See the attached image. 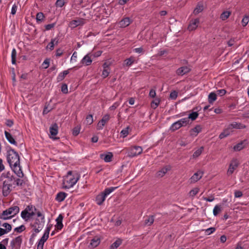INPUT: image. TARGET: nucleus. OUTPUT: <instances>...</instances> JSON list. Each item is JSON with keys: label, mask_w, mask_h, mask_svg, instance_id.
Returning <instances> with one entry per match:
<instances>
[{"label": "nucleus", "mask_w": 249, "mask_h": 249, "mask_svg": "<svg viewBox=\"0 0 249 249\" xmlns=\"http://www.w3.org/2000/svg\"><path fill=\"white\" fill-rule=\"evenodd\" d=\"M7 160L13 172L19 177L22 178L23 174L20 166L19 155L13 149L7 151Z\"/></svg>", "instance_id": "obj_1"}, {"label": "nucleus", "mask_w": 249, "mask_h": 249, "mask_svg": "<svg viewBox=\"0 0 249 249\" xmlns=\"http://www.w3.org/2000/svg\"><path fill=\"white\" fill-rule=\"evenodd\" d=\"M80 175L75 171H69L63 178V187L69 189L73 187L80 178Z\"/></svg>", "instance_id": "obj_2"}, {"label": "nucleus", "mask_w": 249, "mask_h": 249, "mask_svg": "<svg viewBox=\"0 0 249 249\" xmlns=\"http://www.w3.org/2000/svg\"><path fill=\"white\" fill-rule=\"evenodd\" d=\"M245 128H246L245 125L233 122L227 126V128L219 135V138L222 139L229 136L232 133L233 129H244Z\"/></svg>", "instance_id": "obj_3"}, {"label": "nucleus", "mask_w": 249, "mask_h": 249, "mask_svg": "<svg viewBox=\"0 0 249 249\" xmlns=\"http://www.w3.org/2000/svg\"><path fill=\"white\" fill-rule=\"evenodd\" d=\"M13 171H4L2 173V178H8V182H11V185H20L22 183V180L20 178L16 179L13 175Z\"/></svg>", "instance_id": "obj_4"}, {"label": "nucleus", "mask_w": 249, "mask_h": 249, "mask_svg": "<svg viewBox=\"0 0 249 249\" xmlns=\"http://www.w3.org/2000/svg\"><path fill=\"white\" fill-rule=\"evenodd\" d=\"M19 211V209L18 206H15L10 207L8 210L4 211L1 214V219L6 220L11 218L17 214Z\"/></svg>", "instance_id": "obj_5"}, {"label": "nucleus", "mask_w": 249, "mask_h": 249, "mask_svg": "<svg viewBox=\"0 0 249 249\" xmlns=\"http://www.w3.org/2000/svg\"><path fill=\"white\" fill-rule=\"evenodd\" d=\"M115 189L114 187L107 188L104 192L97 196L95 199L96 203L99 205L102 204L107 196L112 192Z\"/></svg>", "instance_id": "obj_6"}, {"label": "nucleus", "mask_w": 249, "mask_h": 249, "mask_svg": "<svg viewBox=\"0 0 249 249\" xmlns=\"http://www.w3.org/2000/svg\"><path fill=\"white\" fill-rule=\"evenodd\" d=\"M36 209L32 205L28 206L21 213V217L26 221L28 220L35 214Z\"/></svg>", "instance_id": "obj_7"}, {"label": "nucleus", "mask_w": 249, "mask_h": 249, "mask_svg": "<svg viewBox=\"0 0 249 249\" xmlns=\"http://www.w3.org/2000/svg\"><path fill=\"white\" fill-rule=\"evenodd\" d=\"M188 124L189 120L188 118H182L173 124L170 128V130L172 131H175L182 126L187 125Z\"/></svg>", "instance_id": "obj_8"}, {"label": "nucleus", "mask_w": 249, "mask_h": 249, "mask_svg": "<svg viewBox=\"0 0 249 249\" xmlns=\"http://www.w3.org/2000/svg\"><path fill=\"white\" fill-rule=\"evenodd\" d=\"M126 149L128 151V156L131 158L137 156L142 152V147L139 146H134Z\"/></svg>", "instance_id": "obj_9"}, {"label": "nucleus", "mask_w": 249, "mask_h": 249, "mask_svg": "<svg viewBox=\"0 0 249 249\" xmlns=\"http://www.w3.org/2000/svg\"><path fill=\"white\" fill-rule=\"evenodd\" d=\"M3 187H2V193L4 196H7L10 192L11 190V187L13 185H11V182H8V178H2V176L1 177V180H3Z\"/></svg>", "instance_id": "obj_10"}, {"label": "nucleus", "mask_w": 249, "mask_h": 249, "mask_svg": "<svg viewBox=\"0 0 249 249\" xmlns=\"http://www.w3.org/2000/svg\"><path fill=\"white\" fill-rule=\"evenodd\" d=\"M239 164V162L237 159H232L229 164L227 174L228 176H231L234 171L237 168Z\"/></svg>", "instance_id": "obj_11"}, {"label": "nucleus", "mask_w": 249, "mask_h": 249, "mask_svg": "<svg viewBox=\"0 0 249 249\" xmlns=\"http://www.w3.org/2000/svg\"><path fill=\"white\" fill-rule=\"evenodd\" d=\"M200 23V20L198 18L192 19L188 24L187 29L191 32L196 30L198 26Z\"/></svg>", "instance_id": "obj_12"}, {"label": "nucleus", "mask_w": 249, "mask_h": 249, "mask_svg": "<svg viewBox=\"0 0 249 249\" xmlns=\"http://www.w3.org/2000/svg\"><path fill=\"white\" fill-rule=\"evenodd\" d=\"M50 137L53 140H57L59 138L56 137L58 132V127L56 124H53L50 127Z\"/></svg>", "instance_id": "obj_13"}, {"label": "nucleus", "mask_w": 249, "mask_h": 249, "mask_svg": "<svg viewBox=\"0 0 249 249\" xmlns=\"http://www.w3.org/2000/svg\"><path fill=\"white\" fill-rule=\"evenodd\" d=\"M49 231L50 230L49 229L46 231L42 237L38 241L37 246V249H43L44 244L49 237Z\"/></svg>", "instance_id": "obj_14"}, {"label": "nucleus", "mask_w": 249, "mask_h": 249, "mask_svg": "<svg viewBox=\"0 0 249 249\" xmlns=\"http://www.w3.org/2000/svg\"><path fill=\"white\" fill-rule=\"evenodd\" d=\"M85 23V20L83 18H76L71 21L69 23V26L71 28H74L79 26H82Z\"/></svg>", "instance_id": "obj_15"}, {"label": "nucleus", "mask_w": 249, "mask_h": 249, "mask_svg": "<svg viewBox=\"0 0 249 249\" xmlns=\"http://www.w3.org/2000/svg\"><path fill=\"white\" fill-rule=\"evenodd\" d=\"M248 144L247 140H243L237 143L233 147L234 151H240L246 147Z\"/></svg>", "instance_id": "obj_16"}, {"label": "nucleus", "mask_w": 249, "mask_h": 249, "mask_svg": "<svg viewBox=\"0 0 249 249\" xmlns=\"http://www.w3.org/2000/svg\"><path fill=\"white\" fill-rule=\"evenodd\" d=\"M203 173L201 171H197L190 178L189 181L190 183H194L199 180L202 177Z\"/></svg>", "instance_id": "obj_17"}, {"label": "nucleus", "mask_w": 249, "mask_h": 249, "mask_svg": "<svg viewBox=\"0 0 249 249\" xmlns=\"http://www.w3.org/2000/svg\"><path fill=\"white\" fill-rule=\"evenodd\" d=\"M1 228V236L9 232L12 230L11 225L7 223H2Z\"/></svg>", "instance_id": "obj_18"}, {"label": "nucleus", "mask_w": 249, "mask_h": 249, "mask_svg": "<svg viewBox=\"0 0 249 249\" xmlns=\"http://www.w3.org/2000/svg\"><path fill=\"white\" fill-rule=\"evenodd\" d=\"M202 128L201 125H197L190 130V135L191 137H196L201 132Z\"/></svg>", "instance_id": "obj_19"}, {"label": "nucleus", "mask_w": 249, "mask_h": 249, "mask_svg": "<svg viewBox=\"0 0 249 249\" xmlns=\"http://www.w3.org/2000/svg\"><path fill=\"white\" fill-rule=\"evenodd\" d=\"M110 118L109 115L108 114H106L103 116L102 120L98 123L97 125V127L98 129H102L103 128V126L106 124L109 121Z\"/></svg>", "instance_id": "obj_20"}, {"label": "nucleus", "mask_w": 249, "mask_h": 249, "mask_svg": "<svg viewBox=\"0 0 249 249\" xmlns=\"http://www.w3.org/2000/svg\"><path fill=\"white\" fill-rule=\"evenodd\" d=\"M92 62L91 55L89 53H88L82 59L81 63L83 65L89 66L91 64Z\"/></svg>", "instance_id": "obj_21"}, {"label": "nucleus", "mask_w": 249, "mask_h": 249, "mask_svg": "<svg viewBox=\"0 0 249 249\" xmlns=\"http://www.w3.org/2000/svg\"><path fill=\"white\" fill-rule=\"evenodd\" d=\"M190 71V69L186 66L178 68L177 70V74L178 75H183L188 72H189Z\"/></svg>", "instance_id": "obj_22"}, {"label": "nucleus", "mask_w": 249, "mask_h": 249, "mask_svg": "<svg viewBox=\"0 0 249 249\" xmlns=\"http://www.w3.org/2000/svg\"><path fill=\"white\" fill-rule=\"evenodd\" d=\"M170 169L171 167L170 166H166L163 167L157 172V177L160 178L163 177Z\"/></svg>", "instance_id": "obj_23"}, {"label": "nucleus", "mask_w": 249, "mask_h": 249, "mask_svg": "<svg viewBox=\"0 0 249 249\" xmlns=\"http://www.w3.org/2000/svg\"><path fill=\"white\" fill-rule=\"evenodd\" d=\"M204 10V5L202 3L199 2L196 6L193 11V14L196 16L199 13L202 12Z\"/></svg>", "instance_id": "obj_24"}, {"label": "nucleus", "mask_w": 249, "mask_h": 249, "mask_svg": "<svg viewBox=\"0 0 249 249\" xmlns=\"http://www.w3.org/2000/svg\"><path fill=\"white\" fill-rule=\"evenodd\" d=\"M58 43V39L57 38H53L51 40L50 43L46 47V49L52 51L54 49V47Z\"/></svg>", "instance_id": "obj_25"}, {"label": "nucleus", "mask_w": 249, "mask_h": 249, "mask_svg": "<svg viewBox=\"0 0 249 249\" xmlns=\"http://www.w3.org/2000/svg\"><path fill=\"white\" fill-rule=\"evenodd\" d=\"M131 22V19L129 18H124L119 22V25L121 27L124 28L128 26Z\"/></svg>", "instance_id": "obj_26"}, {"label": "nucleus", "mask_w": 249, "mask_h": 249, "mask_svg": "<svg viewBox=\"0 0 249 249\" xmlns=\"http://www.w3.org/2000/svg\"><path fill=\"white\" fill-rule=\"evenodd\" d=\"M4 133H5V137H6V139L11 144H13L14 145L17 144V142H16V141L15 140L14 138H13V137L12 136V135L10 133L5 131Z\"/></svg>", "instance_id": "obj_27"}, {"label": "nucleus", "mask_w": 249, "mask_h": 249, "mask_svg": "<svg viewBox=\"0 0 249 249\" xmlns=\"http://www.w3.org/2000/svg\"><path fill=\"white\" fill-rule=\"evenodd\" d=\"M100 157L105 162H107L111 160L113 155L111 153L109 152L107 154H101Z\"/></svg>", "instance_id": "obj_28"}, {"label": "nucleus", "mask_w": 249, "mask_h": 249, "mask_svg": "<svg viewBox=\"0 0 249 249\" xmlns=\"http://www.w3.org/2000/svg\"><path fill=\"white\" fill-rule=\"evenodd\" d=\"M22 241V239L21 236H18L15 238L12 242V244L16 247H19Z\"/></svg>", "instance_id": "obj_29"}, {"label": "nucleus", "mask_w": 249, "mask_h": 249, "mask_svg": "<svg viewBox=\"0 0 249 249\" xmlns=\"http://www.w3.org/2000/svg\"><path fill=\"white\" fill-rule=\"evenodd\" d=\"M100 238L96 236V237H95L94 238H93L91 240V242L90 243V246L92 248H95L97 246H98V245L100 244Z\"/></svg>", "instance_id": "obj_30"}, {"label": "nucleus", "mask_w": 249, "mask_h": 249, "mask_svg": "<svg viewBox=\"0 0 249 249\" xmlns=\"http://www.w3.org/2000/svg\"><path fill=\"white\" fill-rule=\"evenodd\" d=\"M63 217L61 215H59L57 218L56 219L57 222L56 227L58 230H61L63 227L62 224Z\"/></svg>", "instance_id": "obj_31"}, {"label": "nucleus", "mask_w": 249, "mask_h": 249, "mask_svg": "<svg viewBox=\"0 0 249 249\" xmlns=\"http://www.w3.org/2000/svg\"><path fill=\"white\" fill-rule=\"evenodd\" d=\"M122 243V241L120 239L116 240L111 246V249H117Z\"/></svg>", "instance_id": "obj_32"}, {"label": "nucleus", "mask_w": 249, "mask_h": 249, "mask_svg": "<svg viewBox=\"0 0 249 249\" xmlns=\"http://www.w3.org/2000/svg\"><path fill=\"white\" fill-rule=\"evenodd\" d=\"M231 12L229 11H224L220 15V18L222 20H226L231 15Z\"/></svg>", "instance_id": "obj_33"}, {"label": "nucleus", "mask_w": 249, "mask_h": 249, "mask_svg": "<svg viewBox=\"0 0 249 249\" xmlns=\"http://www.w3.org/2000/svg\"><path fill=\"white\" fill-rule=\"evenodd\" d=\"M66 194L63 192L58 193L56 197V199L59 202L62 201L66 197Z\"/></svg>", "instance_id": "obj_34"}, {"label": "nucleus", "mask_w": 249, "mask_h": 249, "mask_svg": "<svg viewBox=\"0 0 249 249\" xmlns=\"http://www.w3.org/2000/svg\"><path fill=\"white\" fill-rule=\"evenodd\" d=\"M199 189L196 187L192 189L189 193L188 196L189 197L193 198L198 193Z\"/></svg>", "instance_id": "obj_35"}, {"label": "nucleus", "mask_w": 249, "mask_h": 249, "mask_svg": "<svg viewBox=\"0 0 249 249\" xmlns=\"http://www.w3.org/2000/svg\"><path fill=\"white\" fill-rule=\"evenodd\" d=\"M216 100V94L214 92H211L208 96V101L210 104L213 103Z\"/></svg>", "instance_id": "obj_36"}, {"label": "nucleus", "mask_w": 249, "mask_h": 249, "mask_svg": "<svg viewBox=\"0 0 249 249\" xmlns=\"http://www.w3.org/2000/svg\"><path fill=\"white\" fill-rule=\"evenodd\" d=\"M130 131V128L129 126L126 127L124 129H123L121 132V136L123 138L126 137Z\"/></svg>", "instance_id": "obj_37"}, {"label": "nucleus", "mask_w": 249, "mask_h": 249, "mask_svg": "<svg viewBox=\"0 0 249 249\" xmlns=\"http://www.w3.org/2000/svg\"><path fill=\"white\" fill-rule=\"evenodd\" d=\"M134 58L133 57H130L124 60V66H130L134 62Z\"/></svg>", "instance_id": "obj_38"}, {"label": "nucleus", "mask_w": 249, "mask_h": 249, "mask_svg": "<svg viewBox=\"0 0 249 249\" xmlns=\"http://www.w3.org/2000/svg\"><path fill=\"white\" fill-rule=\"evenodd\" d=\"M222 211V207L220 205H216L213 208V214L214 216H217Z\"/></svg>", "instance_id": "obj_39"}, {"label": "nucleus", "mask_w": 249, "mask_h": 249, "mask_svg": "<svg viewBox=\"0 0 249 249\" xmlns=\"http://www.w3.org/2000/svg\"><path fill=\"white\" fill-rule=\"evenodd\" d=\"M203 150V147H201L199 148L198 149H197L193 154V157L194 158H197L198 156H199L201 155V154Z\"/></svg>", "instance_id": "obj_40"}, {"label": "nucleus", "mask_w": 249, "mask_h": 249, "mask_svg": "<svg viewBox=\"0 0 249 249\" xmlns=\"http://www.w3.org/2000/svg\"><path fill=\"white\" fill-rule=\"evenodd\" d=\"M68 71H65L63 72L60 73L57 77V80L59 81H62L68 73Z\"/></svg>", "instance_id": "obj_41"}, {"label": "nucleus", "mask_w": 249, "mask_h": 249, "mask_svg": "<svg viewBox=\"0 0 249 249\" xmlns=\"http://www.w3.org/2000/svg\"><path fill=\"white\" fill-rule=\"evenodd\" d=\"M198 116V114L196 112H194L190 114L187 118L189 120V119H191L192 121H194L197 118Z\"/></svg>", "instance_id": "obj_42"}, {"label": "nucleus", "mask_w": 249, "mask_h": 249, "mask_svg": "<svg viewBox=\"0 0 249 249\" xmlns=\"http://www.w3.org/2000/svg\"><path fill=\"white\" fill-rule=\"evenodd\" d=\"M154 219L153 216L147 217L145 220V224L148 225H151L154 222Z\"/></svg>", "instance_id": "obj_43"}, {"label": "nucleus", "mask_w": 249, "mask_h": 249, "mask_svg": "<svg viewBox=\"0 0 249 249\" xmlns=\"http://www.w3.org/2000/svg\"><path fill=\"white\" fill-rule=\"evenodd\" d=\"M16 55H17V52H16V51L15 49H14L13 50H12V54H11V56H12V62L13 64H15L16 63Z\"/></svg>", "instance_id": "obj_44"}, {"label": "nucleus", "mask_w": 249, "mask_h": 249, "mask_svg": "<svg viewBox=\"0 0 249 249\" xmlns=\"http://www.w3.org/2000/svg\"><path fill=\"white\" fill-rule=\"evenodd\" d=\"M93 117L91 115H89L86 117V122L87 124L89 125L93 123Z\"/></svg>", "instance_id": "obj_45"}, {"label": "nucleus", "mask_w": 249, "mask_h": 249, "mask_svg": "<svg viewBox=\"0 0 249 249\" xmlns=\"http://www.w3.org/2000/svg\"><path fill=\"white\" fill-rule=\"evenodd\" d=\"M44 15L42 13H38L36 15V19L38 21H42L44 19Z\"/></svg>", "instance_id": "obj_46"}, {"label": "nucleus", "mask_w": 249, "mask_h": 249, "mask_svg": "<svg viewBox=\"0 0 249 249\" xmlns=\"http://www.w3.org/2000/svg\"><path fill=\"white\" fill-rule=\"evenodd\" d=\"M160 103V100L159 99H155L151 103V107L153 108H156Z\"/></svg>", "instance_id": "obj_47"}, {"label": "nucleus", "mask_w": 249, "mask_h": 249, "mask_svg": "<svg viewBox=\"0 0 249 249\" xmlns=\"http://www.w3.org/2000/svg\"><path fill=\"white\" fill-rule=\"evenodd\" d=\"M111 61H107L105 62L103 65V69L110 70V66L111 65Z\"/></svg>", "instance_id": "obj_48"}, {"label": "nucleus", "mask_w": 249, "mask_h": 249, "mask_svg": "<svg viewBox=\"0 0 249 249\" xmlns=\"http://www.w3.org/2000/svg\"><path fill=\"white\" fill-rule=\"evenodd\" d=\"M49 64H50L49 59H46L44 61V62L42 64V67H43V68L46 69L49 67Z\"/></svg>", "instance_id": "obj_49"}, {"label": "nucleus", "mask_w": 249, "mask_h": 249, "mask_svg": "<svg viewBox=\"0 0 249 249\" xmlns=\"http://www.w3.org/2000/svg\"><path fill=\"white\" fill-rule=\"evenodd\" d=\"M77 53L76 52H74L72 55L71 59V62L72 63H75L77 61Z\"/></svg>", "instance_id": "obj_50"}, {"label": "nucleus", "mask_w": 249, "mask_h": 249, "mask_svg": "<svg viewBox=\"0 0 249 249\" xmlns=\"http://www.w3.org/2000/svg\"><path fill=\"white\" fill-rule=\"evenodd\" d=\"M80 127L79 126H77L74 127L72 130V134L74 136H77L80 132Z\"/></svg>", "instance_id": "obj_51"}, {"label": "nucleus", "mask_w": 249, "mask_h": 249, "mask_svg": "<svg viewBox=\"0 0 249 249\" xmlns=\"http://www.w3.org/2000/svg\"><path fill=\"white\" fill-rule=\"evenodd\" d=\"M249 21V18L248 16H245L242 20V24L243 26H245L247 25Z\"/></svg>", "instance_id": "obj_52"}, {"label": "nucleus", "mask_w": 249, "mask_h": 249, "mask_svg": "<svg viewBox=\"0 0 249 249\" xmlns=\"http://www.w3.org/2000/svg\"><path fill=\"white\" fill-rule=\"evenodd\" d=\"M110 73V70L103 69L102 71V76L104 78H106L109 75Z\"/></svg>", "instance_id": "obj_53"}, {"label": "nucleus", "mask_w": 249, "mask_h": 249, "mask_svg": "<svg viewBox=\"0 0 249 249\" xmlns=\"http://www.w3.org/2000/svg\"><path fill=\"white\" fill-rule=\"evenodd\" d=\"M177 96H178V93L176 91H173L171 92L170 93V98L173 100L176 99L177 98Z\"/></svg>", "instance_id": "obj_54"}, {"label": "nucleus", "mask_w": 249, "mask_h": 249, "mask_svg": "<svg viewBox=\"0 0 249 249\" xmlns=\"http://www.w3.org/2000/svg\"><path fill=\"white\" fill-rule=\"evenodd\" d=\"M61 91L64 93H67L68 92V89L67 85L63 84L61 87Z\"/></svg>", "instance_id": "obj_55"}, {"label": "nucleus", "mask_w": 249, "mask_h": 249, "mask_svg": "<svg viewBox=\"0 0 249 249\" xmlns=\"http://www.w3.org/2000/svg\"><path fill=\"white\" fill-rule=\"evenodd\" d=\"M64 0H57L56 2V6L59 7H62L64 5Z\"/></svg>", "instance_id": "obj_56"}, {"label": "nucleus", "mask_w": 249, "mask_h": 249, "mask_svg": "<svg viewBox=\"0 0 249 249\" xmlns=\"http://www.w3.org/2000/svg\"><path fill=\"white\" fill-rule=\"evenodd\" d=\"M215 229L214 228H210L205 230V233L207 235L213 233L215 231Z\"/></svg>", "instance_id": "obj_57"}, {"label": "nucleus", "mask_w": 249, "mask_h": 249, "mask_svg": "<svg viewBox=\"0 0 249 249\" xmlns=\"http://www.w3.org/2000/svg\"><path fill=\"white\" fill-rule=\"evenodd\" d=\"M243 196L242 192L240 191H235L234 192V196L235 197L239 198Z\"/></svg>", "instance_id": "obj_58"}, {"label": "nucleus", "mask_w": 249, "mask_h": 249, "mask_svg": "<svg viewBox=\"0 0 249 249\" xmlns=\"http://www.w3.org/2000/svg\"><path fill=\"white\" fill-rule=\"evenodd\" d=\"M25 229V227L24 226L22 225V226H19V227L16 228L15 230L18 232H20L23 231Z\"/></svg>", "instance_id": "obj_59"}, {"label": "nucleus", "mask_w": 249, "mask_h": 249, "mask_svg": "<svg viewBox=\"0 0 249 249\" xmlns=\"http://www.w3.org/2000/svg\"><path fill=\"white\" fill-rule=\"evenodd\" d=\"M226 93V91L225 89H222L217 90V94L222 96L225 95Z\"/></svg>", "instance_id": "obj_60"}, {"label": "nucleus", "mask_w": 249, "mask_h": 249, "mask_svg": "<svg viewBox=\"0 0 249 249\" xmlns=\"http://www.w3.org/2000/svg\"><path fill=\"white\" fill-rule=\"evenodd\" d=\"M55 26L54 23L50 24L45 25V28L46 30H49L51 29L52 28H53Z\"/></svg>", "instance_id": "obj_61"}, {"label": "nucleus", "mask_w": 249, "mask_h": 249, "mask_svg": "<svg viewBox=\"0 0 249 249\" xmlns=\"http://www.w3.org/2000/svg\"><path fill=\"white\" fill-rule=\"evenodd\" d=\"M135 52L137 53H142L144 51L142 47L136 48L134 49Z\"/></svg>", "instance_id": "obj_62"}, {"label": "nucleus", "mask_w": 249, "mask_h": 249, "mask_svg": "<svg viewBox=\"0 0 249 249\" xmlns=\"http://www.w3.org/2000/svg\"><path fill=\"white\" fill-rule=\"evenodd\" d=\"M5 124L7 126L11 127L13 124V122L11 120H7L6 121Z\"/></svg>", "instance_id": "obj_63"}, {"label": "nucleus", "mask_w": 249, "mask_h": 249, "mask_svg": "<svg viewBox=\"0 0 249 249\" xmlns=\"http://www.w3.org/2000/svg\"><path fill=\"white\" fill-rule=\"evenodd\" d=\"M156 93L155 90L151 89L149 92V96L152 98H154L156 96Z\"/></svg>", "instance_id": "obj_64"}]
</instances>
